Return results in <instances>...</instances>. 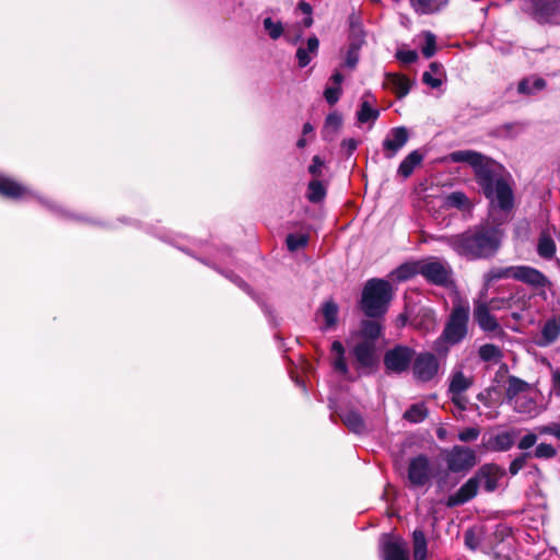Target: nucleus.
<instances>
[{"mask_svg":"<svg viewBox=\"0 0 560 560\" xmlns=\"http://www.w3.org/2000/svg\"><path fill=\"white\" fill-rule=\"evenodd\" d=\"M448 159L455 163H467L472 167L476 180L490 202L491 211H511L514 201L513 190L500 164L472 150L454 151Z\"/></svg>","mask_w":560,"mask_h":560,"instance_id":"f257e3e1","label":"nucleus"},{"mask_svg":"<svg viewBox=\"0 0 560 560\" xmlns=\"http://www.w3.org/2000/svg\"><path fill=\"white\" fill-rule=\"evenodd\" d=\"M503 235L499 226H479L462 234L442 236L440 240L458 255L479 259L493 256L501 246Z\"/></svg>","mask_w":560,"mask_h":560,"instance_id":"f03ea898","label":"nucleus"},{"mask_svg":"<svg viewBox=\"0 0 560 560\" xmlns=\"http://www.w3.org/2000/svg\"><path fill=\"white\" fill-rule=\"evenodd\" d=\"M392 299V287L383 279H371L364 285L361 299V307L369 317L383 315Z\"/></svg>","mask_w":560,"mask_h":560,"instance_id":"7ed1b4c3","label":"nucleus"},{"mask_svg":"<svg viewBox=\"0 0 560 560\" xmlns=\"http://www.w3.org/2000/svg\"><path fill=\"white\" fill-rule=\"evenodd\" d=\"M469 307L467 305L454 306L445 325L440 340L448 343H459L468 332Z\"/></svg>","mask_w":560,"mask_h":560,"instance_id":"20e7f679","label":"nucleus"},{"mask_svg":"<svg viewBox=\"0 0 560 560\" xmlns=\"http://www.w3.org/2000/svg\"><path fill=\"white\" fill-rule=\"evenodd\" d=\"M524 11L539 23L560 22V0H528Z\"/></svg>","mask_w":560,"mask_h":560,"instance_id":"39448f33","label":"nucleus"},{"mask_svg":"<svg viewBox=\"0 0 560 560\" xmlns=\"http://www.w3.org/2000/svg\"><path fill=\"white\" fill-rule=\"evenodd\" d=\"M472 315L479 328L487 335L491 337H502L504 335L498 319L492 315L491 307L488 303L476 301Z\"/></svg>","mask_w":560,"mask_h":560,"instance_id":"423d86ee","label":"nucleus"},{"mask_svg":"<svg viewBox=\"0 0 560 560\" xmlns=\"http://www.w3.org/2000/svg\"><path fill=\"white\" fill-rule=\"evenodd\" d=\"M420 275L436 285H447L451 282V268L447 264L429 258L421 260Z\"/></svg>","mask_w":560,"mask_h":560,"instance_id":"0eeeda50","label":"nucleus"},{"mask_svg":"<svg viewBox=\"0 0 560 560\" xmlns=\"http://www.w3.org/2000/svg\"><path fill=\"white\" fill-rule=\"evenodd\" d=\"M415 351L406 346H397L384 355V364L389 372L402 373L410 366Z\"/></svg>","mask_w":560,"mask_h":560,"instance_id":"6e6552de","label":"nucleus"},{"mask_svg":"<svg viewBox=\"0 0 560 560\" xmlns=\"http://www.w3.org/2000/svg\"><path fill=\"white\" fill-rule=\"evenodd\" d=\"M445 460L448 469L454 472L467 471L477 463L475 451L465 446H454Z\"/></svg>","mask_w":560,"mask_h":560,"instance_id":"1a4fd4ad","label":"nucleus"},{"mask_svg":"<svg viewBox=\"0 0 560 560\" xmlns=\"http://www.w3.org/2000/svg\"><path fill=\"white\" fill-rule=\"evenodd\" d=\"M412 361V374L418 382H429L438 374L439 362L434 354L421 352Z\"/></svg>","mask_w":560,"mask_h":560,"instance_id":"9d476101","label":"nucleus"},{"mask_svg":"<svg viewBox=\"0 0 560 560\" xmlns=\"http://www.w3.org/2000/svg\"><path fill=\"white\" fill-rule=\"evenodd\" d=\"M0 196L9 200L21 201L33 198L34 194L23 183L11 176L0 174Z\"/></svg>","mask_w":560,"mask_h":560,"instance_id":"9b49d317","label":"nucleus"},{"mask_svg":"<svg viewBox=\"0 0 560 560\" xmlns=\"http://www.w3.org/2000/svg\"><path fill=\"white\" fill-rule=\"evenodd\" d=\"M431 478V467L429 459L423 456L412 458L408 467V479L415 487L424 486Z\"/></svg>","mask_w":560,"mask_h":560,"instance_id":"f8f14e48","label":"nucleus"},{"mask_svg":"<svg viewBox=\"0 0 560 560\" xmlns=\"http://www.w3.org/2000/svg\"><path fill=\"white\" fill-rule=\"evenodd\" d=\"M409 139L406 127L392 128L383 141V150L386 159H393L402 149Z\"/></svg>","mask_w":560,"mask_h":560,"instance_id":"ddd939ff","label":"nucleus"},{"mask_svg":"<svg viewBox=\"0 0 560 560\" xmlns=\"http://www.w3.org/2000/svg\"><path fill=\"white\" fill-rule=\"evenodd\" d=\"M512 279L536 289L545 288L549 284L547 277L538 269L530 266H514Z\"/></svg>","mask_w":560,"mask_h":560,"instance_id":"4468645a","label":"nucleus"},{"mask_svg":"<svg viewBox=\"0 0 560 560\" xmlns=\"http://www.w3.org/2000/svg\"><path fill=\"white\" fill-rule=\"evenodd\" d=\"M382 557L384 560H409L407 542L399 537H387L382 542Z\"/></svg>","mask_w":560,"mask_h":560,"instance_id":"2eb2a0df","label":"nucleus"},{"mask_svg":"<svg viewBox=\"0 0 560 560\" xmlns=\"http://www.w3.org/2000/svg\"><path fill=\"white\" fill-rule=\"evenodd\" d=\"M515 430L498 432L483 441V446L490 452H506L515 442Z\"/></svg>","mask_w":560,"mask_h":560,"instance_id":"dca6fc26","label":"nucleus"},{"mask_svg":"<svg viewBox=\"0 0 560 560\" xmlns=\"http://www.w3.org/2000/svg\"><path fill=\"white\" fill-rule=\"evenodd\" d=\"M556 234V230L553 226H546L541 229L538 240H537V254L539 257L550 260L555 258L556 255V242L553 236Z\"/></svg>","mask_w":560,"mask_h":560,"instance_id":"f3484780","label":"nucleus"},{"mask_svg":"<svg viewBox=\"0 0 560 560\" xmlns=\"http://www.w3.org/2000/svg\"><path fill=\"white\" fill-rule=\"evenodd\" d=\"M479 482L476 475L468 479L454 494L450 495L447 499V506H456L462 505L472 498H475L478 493Z\"/></svg>","mask_w":560,"mask_h":560,"instance_id":"a211bd4d","label":"nucleus"},{"mask_svg":"<svg viewBox=\"0 0 560 560\" xmlns=\"http://www.w3.org/2000/svg\"><path fill=\"white\" fill-rule=\"evenodd\" d=\"M502 476L503 470L493 464L483 465L476 474L479 485H482L488 492H492L498 488V481Z\"/></svg>","mask_w":560,"mask_h":560,"instance_id":"6ab92c4d","label":"nucleus"},{"mask_svg":"<svg viewBox=\"0 0 560 560\" xmlns=\"http://www.w3.org/2000/svg\"><path fill=\"white\" fill-rule=\"evenodd\" d=\"M376 100L371 92H365L361 97L360 107L357 112V119L359 124L374 122L378 116L380 110L374 107Z\"/></svg>","mask_w":560,"mask_h":560,"instance_id":"aec40b11","label":"nucleus"},{"mask_svg":"<svg viewBox=\"0 0 560 560\" xmlns=\"http://www.w3.org/2000/svg\"><path fill=\"white\" fill-rule=\"evenodd\" d=\"M374 342L361 341L353 348V355L355 357L359 368H370L374 363Z\"/></svg>","mask_w":560,"mask_h":560,"instance_id":"412c9836","label":"nucleus"},{"mask_svg":"<svg viewBox=\"0 0 560 560\" xmlns=\"http://www.w3.org/2000/svg\"><path fill=\"white\" fill-rule=\"evenodd\" d=\"M330 352H331L330 360H331V364H332L335 371L340 373L343 377L349 378L348 377L349 369H348V365L346 362L345 348H343L342 343L338 340L334 341L331 345Z\"/></svg>","mask_w":560,"mask_h":560,"instance_id":"4be33fe9","label":"nucleus"},{"mask_svg":"<svg viewBox=\"0 0 560 560\" xmlns=\"http://www.w3.org/2000/svg\"><path fill=\"white\" fill-rule=\"evenodd\" d=\"M530 392V386L528 383L524 382L521 378L515 376H510L508 378V387H506V401L511 405L520 396L525 393Z\"/></svg>","mask_w":560,"mask_h":560,"instance_id":"5701e85b","label":"nucleus"},{"mask_svg":"<svg viewBox=\"0 0 560 560\" xmlns=\"http://www.w3.org/2000/svg\"><path fill=\"white\" fill-rule=\"evenodd\" d=\"M319 40L316 36H311L307 39V47H300L296 51V58L301 68L306 67L313 57L318 52Z\"/></svg>","mask_w":560,"mask_h":560,"instance_id":"b1692460","label":"nucleus"},{"mask_svg":"<svg viewBox=\"0 0 560 560\" xmlns=\"http://www.w3.org/2000/svg\"><path fill=\"white\" fill-rule=\"evenodd\" d=\"M386 84L397 94L399 98L406 96L411 88V82L409 79L401 74H387Z\"/></svg>","mask_w":560,"mask_h":560,"instance_id":"393cba45","label":"nucleus"},{"mask_svg":"<svg viewBox=\"0 0 560 560\" xmlns=\"http://www.w3.org/2000/svg\"><path fill=\"white\" fill-rule=\"evenodd\" d=\"M448 0H410L412 9L419 14H432L446 5Z\"/></svg>","mask_w":560,"mask_h":560,"instance_id":"a878e982","label":"nucleus"},{"mask_svg":"<svg viewBox=\"0 0 560 560\" xmlns=\"http://www.w3.org/2000/svg\"><path fill=\"white\" fill-rule=\"evenodd\" d=\"M546 88V81L539 77H529L523 79L517 86V91L524 95H535Z\"/></svg>","mask_w":560,"mask_h":560,"instance_id":"bb28decb","label":"nucleus"},{"mask_svg":"<svg viewBox=\"0 0 560 560\" xmlns=\"http://www.w3.org/2000/svg\"><path fill=\"white\" fill-rule=\"evenodd\" d=\"M513 409L518 413H524L528 416H534L537 413V402L532 397L530 392L525 393L520 396L514 402L511 404Z\"/></svg>","mask_w":560,"mask_h":560,"instance_id":"cd10ccee","label":"nucleus"},{"mask_svg":"<svg viewBox=\"0 0 560 560\" xmlns=\"http://www.w3.org/2000/svg\"><path fill=\"white\" fill-rule=\"evenodd\" d=\"M420 267L421 260L402 264L392 272V277L397 281H407L416 275H420Z\"/></svg>","mask_w":560,"mask_h":560,"instance_id":"c85d7f7f","label":"nucleus"},{"mask_svg":"<svg viewBox=\"0 0 560 560\" xmlns=\"http://www.w3.org/2000/svg\"><path fill=\"white\" fill-rule=\"evenodd\" d=\"M422 160L423 155L418 150L410 152L399 164L397 173L404 178L409 177Z\"/></svg>","mask_w":560,"mask_h":560,"instance_id":"c756f323","label":"nucleus"},{"mask_svg":"<svg viewBox=\"0 0 560 560\" xmlns=\"http://www.w3.org/2000/svg\"><path fill=\"white\" fill-rule=\"evenodd\" d=\"M341 126H342V116L337 112L330 113L325 119V124H324V128H323L324 139L331 141L335 138V136L338 133V131L340 130Z\"/></svg>","mask_w":560,"mask_h":560,"instance_id":"7c9ffc66","label":"nucleus"},{"mask_svg":"<svg viewBox=\"0 0 560 560\" xmlns=\"http://www.w3.org/2000/svg\"><path fill=\"white\" fill-rule=\"evenodd\" d=\"M444 71L441 65L431 62L429 70L422 75L423 82L432 89H438L442 85Z\"/></svg>","mask_w":560,"mask_h":560,"instance_id":"2f4dec72","label":"nucleus"},{"mask_svg":"<svg viewBox=\"0 0 560 560\" xmlns=\"http://www.w3.org/2000/svg\"><path fill=\"white\" fill-rule=\"evenodd\" d=\"M472 385V378L462 371H456L451 376L450 393L464 394Z\"/></svg>","mask_w":560,"mask_h":560,"instance_id":"473e14b6","label":"nucleus"},{"mask_svg":"<svg viewBox=\"0 0 560 560\" xmlns=\"http://www.w3.org/2000/svg\"><path fill=\"white\" fill-rule=\"evenodd\" d=\"M512 275H514V266L493 267L485 273V276H483L485 284L488 287L492 282L502 280V279H512Z\"/></svg>","mask_w":560,"mask_h":560,"instance_id":"72a5a7b5","label":"nucleus"},{"mask_svg":"<svg viewBox=\"0 0 560 560\" xmlns=\"http://www.w3.org/2000/svg\"><path fill=\"white\" fill-rule=\"evenodd\" d=\"M428 416V409L423 402L413 404L404 413V419L411 423L422 422Z\"/></svg>","mask_w":560,"mask_h":560,"instance_id":"f704fd0d","label":"nucleus"},{"mask_svg":"<svg viewBox=\"0 0 560 560\" xmlns=\"http://www.w3.org/2000/svg\"><path fill=\"white\" fill-rule=\"evenodd\" d=\"M413 559L425 560L427 559V539L422 530H415L413 535Z\"/></svg>","mask_w":560,"mask_h":560,"instance_id":"c9c22d12","label":"nucleus"},{"mask_svg":"<svg viewBox=\"0 0 560 560\" xmlns=\"http://www.w3.org/2000/svg\"><path fill=\"white\" fill-rule=\"evenodd\" d=\"M479 357L485 362L498 363L502 358V352L499 347L487 343L479 348Z\"/></svg>","mask_w":560,"mask_h":560,"instance_id":"e433bc0d","label":"nucleus"},{"mask_svg":"<svg viewBox=\"0 0 560 560\" xmlns=\"http://www.w3.org/2000/svg\"><path fill=\"white\" fill-rule=\"evenodd\" d=\"M326 195V188L319 180H312L308 184L307 198L311 202H318L324 199Z\"/></svg>","mask_w":560,"mask_h":560,"instance_id":"4c0bfd02","label":"nucleus"},{"mask_svg":"<svg viewBox=\"0 0 560 560\" xmlns=\"http://www.w3.org/2000/svg\"><path fill=\"white\" fill-rule=\"evenodd\" d=\"M322 314L326 322V328L334 326L337 322L338 306L336 303L328 301L322 307Z\"/></svg>","mask_w":560,"mask_h":560,"instance_id":"58836bf2","label":"nucleus"},{"mask_svg":"<svg viewBox=\"0 0 560 560\" xmlns=\"http://www.w3.org/2000/svg\"><path fill=\"white\" fill-rule=\"evenodd\" d=\"M361 332H362V336L365 338L364 341H372V342H374V340L381 334V326L376 322L366 320L362 325Z\"/></svg>","mask_w":560,"mask_h":560,"instance_id":"ea45409f","label":"nucleus"},{"mask_svg":"<svg viewBox=\"0 0 560 560\" xmlns=\"http://www.w3.org/2000/svg\"><path fill=\"white\" fill-rule=\"evenodd\" d=\"M307 243L308 236L306 234H290L287 237V245L291 252L305 247Z\"/></svg>","mask_w":560,"mask_h":560,"instance_id":"a19ab883","label":"nucleus"},{"mask_svg":"<svg viewBox=\"0 0 560 560\" xmlns=\"http://www.w3.org/2000/svg\"><path fill=\"white\" fill-rule=\"evenodd\" d=\"M560 334V326L556 320H549L542 328V337L547 342L555 341Z\"/></svg>","mask_w":560,"mask_h":560,"instance_id":"79ce46f5","label":"nucleus"},{"mask_svg":"<svg viewBox=\"0 0 560 560\" xmlns=\"http://www.w3.org/2000/svg\"><path fill=\"white\" fill-rule=\"evenodd\" d=\"M345 424L350 428L353 432H361L363 430V421L357 412H348L343 416Z\"/></svg>","mask_w":560,"mask_h":560,"instance_id":"37998d69","label":"nucleus"},{"mask_svg":"<svg viewBox=\"0 0 560 560\" xmlns=\"http://www.w3.org/2000/svg\"><path fill=\"white\" fill-rule=\"evenodd\" d=\"M264 27L272 39H278L283 34V25L281 22H275L271 18L264 20Z\"/></svg>","mask_w":560,"mask_h":560,"instance_id":"c03bdc74","label":"nucleus"},{"mask_svg":"<svg viewBox=\"0 0 560 560\" xmlns=\"http://www.w3.org/2000/svg\"><path fill=\"white\" fill-rule=\"evenodd\" d=\"M533 455L536 458L549 459L557 455V451L551 444L540 443L536 446Z\"/></svg>","mask_w":560,"mask_h":560,"instance_id":"a18cd8bd","label":"nucleus"},{"mask_svg":"<svg viewBox=\"0 0 560 560\" xmlns=\"http://www.w3.org/2000/svg\"><path fill=\"white\" fill-rule=\"evenodd\" d=\"M359 45L351 44L347 50L345 67L349 69H354L359 62Z\"/></svg>","mask_w":560,"mask_h":560,"instance_id":"49530a36","label":"nucleus"},{"mask_svg":"<svg viewBox=\"0 0 560 560\" xmlns=\"http://www.w3.org/2000/svg\"><path fill=\"white\" fill-rule=\"evenodd\" d=\"M424 39H425V43L422 48V54L425 58H430L435 54V50H436L435 36L431 32H425Z\"/></svg>","mask_w":560,"mask_h":560,"instance_id":"de8ad7c7","label":"nucleus"},{"mask_svg":"<svg viewBox=\"0 0 560 560\" xmlns=\"http://www.w3.org/2000/svg\"><path fill=\"white\" fill-rule=\"evenodd\" d=\"M538 440V435L534 432H528L518 441L517 447L522 451H527L533 447Z\"/></svg>","mask_w":560,"mask_h":560,"instance_id":"09e8293b","label":"nucleus"},{"mask_svg":"<svg viewBox=\"0 0 560 560\" xmlns=\"http://www.w3.org/2000/svg\"><path fill=\"white\" fill-rule=\"evenodd\" d=\"M530 456V453H524L513 459L510 464L509 471L512 476L518 474V471L525 466L526 459Z\"/></svg>","mask_w":560,"mask_h":560,"instance_id":"8fccbe9b","label":"nucleus"},{"mask_svg":"<svg viewBox=\"0 0 560 560\" xmlns=\"http://www.w3.org/2000/svg\"><path fill=\"white\" fill-rule=\"evenodd\" d=\"M341 95V86H327L324 92L325 100L330 105L336 104Z\"/></svg>","mask_w":560,"mask_h":560,"instance_id":"3c124183","label":"nucleus"},{"mask_svg":"<svg viewBox=\"0 0 560 560\" xmlns=\"http://www.w3.org/2000/svg\"><path fill=\"white\" fill-rule=\"evenodd\" d=\"M466 202H467V198H466L465 194L459 192V191L452 192L451 195H448L446 197V205L452 206V207L460 208V207L465 206Z\"/></svg>","mask_w":560,"mask_h":560,"instance_id":"603ef678","label":"nucleus"},{"mask_svg":"<svg viewBox=\"0 0 560 560\" xmlns=\"http://www.w3.org/2000/svg\"><path fill=\"white\" fill-rule=\"evenodd\" d=\"M396 58L402 63H412L417 60L418 54L415 50L399 49L396 52Z\"/></svg>","mask_w":560,"mask_h":560,"instance_id":"864d4df0","label":"nucleus"},{"mask_svg":"<svg viewBox=\"0 0 560 560\" xmlns=\"http://www.w3.org/2000/svg\"><path fill=\"white\" fill-rule=\"evenodd\" d=\"M479 434H480L479 429H477V428H466V429H464L463 431L459 432L458 439L462 442H470V441L477 440Z\"/></svg>","mask_w":560,"mask_h":560,"instance_id":"5fc2aeb1","label":"nucleus"},{"mask_svg":"<svg viewBox=\"0 0 560 560\" xmlns=\"http://www.w3.org/2000/svg\"><path fill=\"white\" fill-rule=\"evenodd\" d=\"M324 162L318 155H315L312 159V164L308 167V172L314 176H320L322 175V168H323Z\"/></svg>","mask_w":560,"mask_h":560,"instance_id":"6e6d98bb","label":"nucleus"},{"mask_svg":"<svg viewBox=\"0 0 560 560\" xmlns=\"http://www.w3.org/2000/svg\"><path fill=\"white\" fill-rule=\"evenodd\" d=\"M357 147L358 141L353 138L343 139L341 142L342 150H345L349 155L352 154Z\"/></svg>","mask_w":560,"mask_h":560,"instance_id":"4d7b16f0","label":"nucleus"},{"mask_svg":"<svg viewBox=\"0 0 560 560\" xmlns=\"http://www.w3.org/2000/svg\"><path fill=\"white\" fill-rule=\"evenodd\" d=\"M452 395V401L458 406L460 409H465L466 408V405H467V399L466 397L464 396V394H455V393H451Z\"/></svg>","mask_w":560,"mask_h":560,"instance_id":"13d9d810","label":"nucleus"},{"mask_svg":"<svg viewBox=\"0 0 560 560\" xmlns=\"http://www.w3.org/2000/svg\"><path fill=\"white\" fill-rule=\"evenodd\" d=\"M553 390L557 395H560V371L557 370L552 373Z\"/></svg>","mask_w":560,"mask_h":560,"instance_id":"bf43d9fd","label":"nucleus"},{"mask_svg":"<svg viewBox=\"0 0 560 560\" xmlns=\"http://www.w3.org/2000/svg\"><path fill=\"white\" fill-rule=\"evenodd\" d=\"M556 425H542L537 428L539 434H551L553 435Z\"/></svg>","mask_w":560,"mask_h":560,"instance_id":"052dcab7","label":"nucleus"},{"mask_svg":"<svg viewBox=\"0 0 560 560\" xmlns=\"http://www.w3.org/2000/svg\"><path fill=\"white\" fill-rule=\"evenodd\" d=\"M313 132H314V127L311 122H305L303 125V129H302V136H310L311 138L313 137Z\"/></svg>","mask_w":560,"mask_h":560,"instance_id":"680f3d73","label":"nucleus"},{"mask_svg":"<svg viewBox=\"0 0 560 560\" xmlns=\"http://www.w3.org/2000/svg\"><path fill=\"white\" fill-rule=\"evenodd\" d=\"M330 81L334 82V85L335 86H340L342 81H343V77L342 74L339 72V71H336L331 78H330Z\"/></svg>","mask_w":560,"mask_h":560,"instance_id":"e2e57ef3","label":"nucleus"},{"mask_svg":"<svg viewBox=\"0 0 560 560\" xmlns=\"http://www.w3.org/2000/svg\"><path fill=\"white\" fill-rule=\"evenodd\" d=\"M299 9L305 14V15H312V7L304 2V1H301L299 3Z\"/></svg>","mask_w":560,"mask_h":560,"instance_id":"0e129e2a","label":"nucleus"},{"mask_svg":"<svg viewBox=\"0 0 560 560\" xmlns=\"http://www.w3.org/2000/svg\"><path fill=\"white\" fill-rule=\"evenodd\" d=\"M308 143V139L307 137L305 136H302L298 141H296V147L299 149H304Z\"/></svg>","mask_w":560,"mask_h":560,"instance_id":"69168bd1","label":"nucleus"},{"mask_svg":"<svg viewBox=\"0 0 560 560\" xmlns=\"http://www.w3.org/2000/svg\"><path fill=\"white\" fill-rule=\"evenodd\" d=\"M312 24H313L312 15H306V18L303 20L304 27H311Z\"/></svg>","mask_w":560,"mask_h":560,"instance_id":"338daca9","label":"nucleus"},{"mask_svg":"<svg viewBox=\"0 0 560 560\" xmlns=\"http://www.w3.org/2000/svg\"><path fill=\"white\" fill-rule=\"evenodd\" d=\"M553 435H555V436H557L558 439H560V427H557V425H556V429H555Z\"/></svg>","mask_w":560,"mask_h":560,"instance_id":"774afa93","label":"nucleus"}]
</instances>
